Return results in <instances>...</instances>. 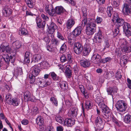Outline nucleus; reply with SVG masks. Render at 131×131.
Here are the masks:
<instances>
[{
  "instance_id": "nucleus-1",
  "label": "nucleus",
  "mask_w": 131,
  "mask_h": 131,
  "mask_svg": "<svg viewBox=\"0 0 131 131\" xmlns=\"http://www.w3.org/2000/svg\"><path fill=\"white\" fill-rule=\"evenodd\" d=\"M15 56L14 55H8V54H4L0 58V67L4 65V62L8 65L10 62L13 63L15 61Z\"/></svg>"
},
{
  "instance_id": "nucleus-2",
  "label": "nucleus",
  "mask_w": 131,
  "mask_h": 131,
  "mask_svg": "<svg viewBox=\"0 0 131 131\" xmlns=\"http://www.w3.org/2000/svg\"><path fill=\"white\" fill-rule=\"evenodd\" d=\"M118 44L121 47L122 52L128 53L131 51V47L128 45V43L125 39H120Z\"/></svg>"
},
{
  "instance_id": "nucleus-3",
  "label": "nucleus",
  "mask_w": 131,
  "mask_h": 131,
  "mask_svg": "<svg viewBox=\"0 0 131 131\" xmlns=\"http://www.w3.org/2000/svg\"><path fill=\"white\" fill-rule=\"evenodd\" d=\"M94 20H91L87 25L86 30V34L89 35H93L95 31L96 25Z\"/></svg>"
},
{
  "instance_id": "nucleus-4",
  "label": "nucleus",
  "mask_w": 131,
  "mask_h": 131,
  "mask_svg": "<svg viewBox=\"0 0 131 131\" xmlns=\"http://www.w3.org/2000/svg\"><path fill=\"white\" fill-rule=\"evenodd\" d=\"M115 106L118 111L122 112L125 111L127 107L126 104L123 100L118 101Z\"/></svg>"
},
{
  "instance_id": "nucleus-5",
  "label": "nucleus",
  "mask_w": 131,
  "mask_h": 131,
  "mask_svg": "<svg viewBox=\"0 0 131 131\" xmlns=\"http://www.w3.org/2000/svg\"><path fill=\"white\" fill-rule=\"evenodd\" d=\"M126 2L124 5L122 12L124 15H128L130 14H131V9L130 7L131 6L127 2L131 4V0H126Z\"/></svg>"
},
{
  "instance_id": "nucleus-6",
  "label": "nucleus",
  "mask_w": 131,
  "mask_h": 131,
  "mask_svg": "<svg viewBox=\"0 0 131 131\" xmlns=\"http://www.w3.org/2000/svg\"><path fill=\"white\" fill-rule=\"evenodd\" d=\"M61 61L62 63L67 62L68 63H71L72 61V57L71 55L69 54H68L67 56L62 54L60 58Z\"/></svg>"
},
{
  "instance_id": "nucleus-7",
  "label": "nucleus",
  "mask_w": 131,
  "mask_h": 131,
  "mask_svg": "<svg viewBox=\"0 0 131 131\" xmlns=\"http://www.w3.org/2000/svg\"><path fill=\"white\" fill-rule=\"evenodd\" d=\"M83 47L82 44L79 42L75 43L74 45L73 50L74 52L77 54H79L82 52Z\"/></svg>"
},
{
  "instance_id": "nucleus-8",
  "label": "nucleus",
  "mask_w": 131,
  "mask_h": 131,
  "mask_svg": "<svg viewBox=\"0 0 131 131\" xmlns=\"http://www.w3.org/2000/svg\"><path fill=\"white\" fill-rule=\"evenodd\" d=\"M104 38L101 31H99L95 34L94 37V41L96 43H100L102 41Z\"/></svg>"
},
{
  "instance_id": "nucleus-9",
  "label": "nucleus",
  "mask_w": 131,
  "mask_h": 131,
  "mask_svg": "<svg viewBox=\"0 0 131 131\" xmlns=\"http://www.w3.org/2000/svg\"><path fill=\"white\" fill-rule=\"evenodd\" d=\"M57 28L56 25L54 23L51 22L49 26H48L47 31L48 33L52 34Z\"/></svg>"
},
{
  "instance_id": "nucleus-10",
  "label": "nucleus",
  "mask_w": 131,
  "mask_h": 131,
  "mask_svg": "<svg viewBox=\"0 0 131 131\" xmlns=\"http://www.w3.org/2000/svg\"><path fill=\"white\" fill-rule=\"evenodd\" d=\"M101 56L98 54H94L91 58L92 62L94 63L97 64L101 63Z\"/></svg>"
},
{
  "instance_id": "nucleus-11",
  "label": "nucleus",
  "mask_w": 131,
  "mask_h": 131,
  "mask_svg": "<svg viewBox=\"0 0 131 131\" xmlns=\"http://www.w3.org/2000/svg\"><path fill=\"white\" fill-rule=\"evenodd\" d=\"M45 9L46 12L50 16H53L55 14L54 10L51 5H46Z\"/></svg>"
},
{
  "instance_id": "nucleus-12",
  "label": "nucleus",
  "mask_w": 131,
  "mask_h": 131,
  "mask_svg": "<svg viewBox=\"0 0 131 131\" xmlns=\"http://www.w3.org/2000/svg\"><path fill=\"white\" fill-rule=\"evenodd\" d=\"M78 109L75 107H72L69 111L68 115L69 116L73 118L76 117L77 115Z\"/></svg>"
},
{
  "instance_id": "nucleus-13",
  "label": "nucleus",
  "mask_w": 131,
  "mask_h": 131,
  "mask_svg": "<svg viewBox=\"0 0 131 131\" xmlns=\"http://www.w3.org/2000/svg\"><path fill=\"white\" fill-rule=\"evenodd\" d=\"M91 46L90 44L85 43L83 46V53L84 56L88 55L91 51Z\"/></svg>"
},
{
  "instance_id": "nucleus-14",
  "label": "nucleus",
  "mask_w": 131,
  "mask_h": 131,
  "mask_svg": "<svg viewBox=\"0 0 131 131\" xmlns=\"http://www.w3.org/2000/svg\"><path fill=\"white\" fill-rule=\"evenodd\" d=\"M2 12L3 15L6 17L9 16L12 13L11 9L7 6H5L4 7Z\"/></svg>"
},
{
  "instance_id": "nucleus-15",
  "label": "nucleus",
  "mask_w": 131,
  "mask_h": 131,
  "mask_svg": "<svg viewBox=\"0 0 131 131\" xmlns=\"http://www.w3.org/2000/svg\"><path fill=\"white\" fill-rule=\"evenodd\" d=\"M31 71V73L30 74L36 77L39 74L40 71V68L37 66H35L32 68Z\"/></svg>"
},
{
  "instance_id": "nucleus-16",
  "label": "nucleus",
  "mask_w": 131,
  "mask_h": 131,
  "mask_svg": "<svg viewBox=\"0 0 131 131\" xmlns=\"http://www.w3.org/2000/svg\"><path fill=\"white\" fill-rule=\"evenodd\" d=\"M123 29L126 35L129 36L131 35V28L129 24L125 23L124 26H123Z\"/></svg>"
},
{
  "instance_id": "nucleus-17",
  "label": "nucleus",
  "mask_w": 131,
  "mask_h": 131,
  "mask_svg": "<svg viewBox=\"0 0 131 131\" xmlns=\"http://www.w3.org/2000/svg\"><path fill=\"white\" fill-rule=\"evenodd\" d=\"M54 12L55 13H56L58 15H59L64 13L65 14L67 13L65 9L61 6L56 7L55 8Z\"/></svg>"
},
{
  "instance_id": "nucleus-18",
  "label": "nucleus",
  "mask_w": 131,
  "mask_h": 131,
  "mask_svg": "<svg viewBox=\"0 0 131 131\" xmlns=\"http://www.w3.org/2000/svg\"><path fill=\"white\" fill-rule=\"evenodd\" d=\"M82 29V27L80 26L75 28L72 32L74 37H76L79 36L81 34Z\"/></svg>"
},
{
  "instance_id": "nucleus-19",
  "label": "nucleus",
  "mask_w": 131,
  "mask_h": 131,
  "mask_svg": "<svg viewBox=\"0 0 131 131\" xmlns=\"http://www.w3.org/2000/svg\"><path fill=\"white\" fill-rule=\"evenodd\" d=\"M117 89L116 86H114L113 87H109L107 89L108 94L111 95L112 97H113L115 93L117 92Z\"/></svg>"
},
{
  "instance_id": "nucleus-20",
  "label": "nucleus",
  "mask_w": 131,
  "mask_h": 131,
  "mask_svg": "<svg viewBox=\"0 0 131 131\" xmlns=\"http://www.w3.org/2000/svg\"><path fill=\"white\" fill-rule=\"evenodd\" d=\"M64 123L67 126L71 127L74 123V121L72 118H66L65 119Z\"/></svg>"
},
{
  "instance_id": "nucleus-21",
  "label": "nucleus",
  "mask_w": 131,
  "mask_h": 131,
  "mask_svg": "<svg viewBox=\"0 0 131 131\" xmlns=\"http://www.w3.org/2000/svg\"><path fill=\"white\" fill-rule=\"evenodd\" d=\"M95 124L96 127L100 126L102 127L104 126L103 120L100 116L97 117L95 121Z\"/></svg>"
},
{
  "instance_id": "nucleus-22",
  "label": "nucleus",
  "mask_w": 131,
  "mask_h": 131,
  "mask_svg": "<svg viewBox=\"0 0 131 131\" xmlns=\"http://www.w3.org/2000/svg\"><path fill=\"white\" fill-rule=\"evenodd\" d=\"M0 48H1L0 51H2V52H4L6 51L9 53H11V49L9 45L5 46L3 45H2L0 47Z\"/></svg>"
},
{
  "instance_id": "nucleus-23",
  "label": "nucleus",
  "mask_w": 131,
  "mask_h": 131,
  "mask_svg": "<svg viewBox=\"0 0 131 131\" xmlns=\"http://www.w3.org/2000/svg\"><path fill=\"white\" fill-rule=\"evenodd\" d=\"M75 24L74 19H70L68 20L66 23V27L68 29H70Z\"/></svg>"
},
{
  "instance_id": "nucleus-24",
  "label": "nucleus",
  "mask_w": 131,
  "mask_h": 131,
  "mask_svg": "<svg viewBox=\"0 0 131 131\" xmlns=\"http://www.w3.org/2000/svg\"><path fill=\"white\" fill-rule=\"evenodd\" d=\"M24 95L25 99L27 101H33L32 98L33 96L29 91H26Z\"/></svg>"
},
{
  "instance_id": "nucleus-25",
  "label": "nucleus",
  "mask_w": 131,
  "mask_h": 131,
  "mask_svg": "<svg viewBox=\"0 0 131 131\" xmlns=\"http://www.w3.org/2000/svg\"><path fill=\"white\" fill-rule=\"evenodd\" d=\"M59 85L62 90L66 92L68 88L67 84L65 81H61L60 82Z\"/></svg>"
},
{
  "instance_id": "nucleus-26",
  "label": "nucleus",
  "mask_w": 131,
  "mask_h": 131,
  "mask_svg": "<svg viewBox=\"0 0 131 131\" xmlns=\"http://www.w3.org/2000/svg\"><path fill=\"white\" fill-rule=\"evenodd\" d=\"M80 62L81 65L84 68H86L89 67L90 64L89 61L86 59L81 60Z\"/></svg>"
},
{
  "instance_id": "nucleus-27",
  "label": "nucleus",
  "mask_w": 131,
  "mask_h": 131,
  "mask_svg": "<svg viewBox=\"0 0 131 131\" xmlns=\"http://www.w3.org/2000/svg\"><path fill=\"white\" fill-rule=\"evenodd\" d=\"M22 73V69L20 68H17L14 70L13 74L15 77H17L19 75H21Z\"/></svg>"
},
{
  "instance_id": "nucleus-28",
  "label": "nucleus",
  "mask_w": 131,
  "mask_h": 131,
  "mask_svg": "<svg viewBox=\"0 0 131 131\" xmlns=\"http://www.w3.org/2000/svg\"><path fill=\"white\" fill-rule=\"evenodd\" d=\"M116 25L117 27L122 26L124 25V26L125 23H127L125 22L124 20L121 18H119L116 20Z\"/></svg>"
},
{
  "instance_id": "nucleus-29",
  "label": "nucleus",
  "mask_w": 131,
  "mask_h": 131,
  "mask_svg": "<svg viewBox=\"0 0 131 131\" xmlns=\"http://www.w3.org/2000/svg\"><path fill=\"white\" fill-rule=\"evenodd\" d=\"M12 46L14 49H17L20 48L21 44L19 41L17 40L13 43Z\"/></svg>"
},
{
  "instance_id": "nucleus-30",
  "label": "nucleus",
  "mask_w": 131,
  "mask_h": 131,
  "mask_svg": "<svg viewBox=\"0 0 131 131\" xmlns=\"http://www.w3.org/2000/svg\"><path fill=\"white\" fill-rule=\"evenodd\" d=\"M124 122L127 124L131 123V116L129 114L126 115L124 117Z\"/></svg>"
},
{
  "instance_id": "nucleus-31",
  "label": "nucleus",
  "mask_w": 131,
  "mask_h": 131,
  "mask_svg": "<svg viewBox=\"0 0 131 131\" xmlns=\"http://www.w3.org/2000/svg\"><path fill=\"white\" fill-rule=\"evenodd\" d=\"M30 53L29 52L26 51L25 53L24 62L25 63H29L30 62L29 56Z\"/></svg>"
},
{
  "instance_id": "nucleus-32",
  "label": "nucleus",
  "mask_w": 131,
  "mask_h": 131,
  "mask_svg": "<svg viewBox=\"0 0 131 131\" xmlns=\"http://www.w3.org/2000/svg\"><path fill=\"white\" fill-rule=\"evenodd\" d=\"M92 107L91 102L90 101H86L85 104V110H88L91 109Z\"/></svg>"
},
{
  "instance_id": "nucleus-33",
  "label": "nucleus",
  "mask_w": 131,
  "mask_h": 131,
  "mask_svg": "<svg viewBox=\"0 0 131 131\" xmlns=\"http://www.w3.org/2000/svg\"><path fill=\"white\" fill-rule=\"evenodd\" d=\"M41 58V57L40 54H35L33 56V59L35 62H37L40 60Z\"/></svg>"
},
{
  "instance_id": "nucleus-34",
  "label": "nucleus",
  "mask_w": 131,
  "mask_h": 131,
  "mask_svg": "<svg viewBox=\"0 0 131 131\" xmlns=\"http://www.w3.org/2000/svg\"><path fill=\"white\" fill-rule=\"evenodd\" d=\"M12 102V104H11L15 106H17L20 103L19 100L18 98H14L13 99Z\"/></svg>"
},
{
  "instance_id": "nucleus-35",
  "label": "nucleus",
  "mask_w": 131,
  "mask_h": 131,
  "mask_svg": "<svg viewBox=\"0 0 131 131\" xmlns=\"http://www.w3.org/2000/svg\"><path fill=\"white\" fill-rule=\"evenodd\" d=\"M65 73L66 76L70 78L71 77L72 75V71L68 68H67L65 72Z\"/></svg>"
},
{
  "instance_id": "nucleus-36",
  "label": "nucleus",
  "mask_w": 131,
  "mask_h": 131,
  "mask_svg": "<svg viewBox=\"0 0 131 131\" xmlns=\"http://www.w3.org/2000/svg\"><path fill=\"white\" fill-rule=\"evenodd\" d=\"M19 34L20 35H25L27 34L28 32L24 28H22L19 30Z\"/></svg>"
},
{
  "instance_id": "nucleus-37",
  "label": "nucleus",
  "mask_w": 131,
  "mask_h": 131,
  "mask_svg": "<svg viewBox=\"0 0 131 131\" xmlns=\"http://www.w3.org/2000/svg\"><path fill=\"white\" fill-rule=\"evenodd\" d=\"M83 19L82 21V27H83L85 25H87L88 23L91 20H93V19H87V18L86 17H83Z\"/></svg>"
},
{
  "instance_id": "nucleus-38",
  "label": "nucleus",
  "mask_w": 131,
  "mask_h": 131,
  "mask_svg": "<svg viewBox=\"0 0 131 131\" xmlns=\"http://www.w3.org/2000/svg\"><path fill=\"white\" fill-rule=\"evenodd\" d=\"M36 121L39 125H42L43 124V118L41 116H39L36 118Z\"/></svg>"
},
{
  "instance_id": "nucleus-39",
  "label": "nucleus",
  "mask_w": 131,
  "mask_h": 131,
  "mask_svg": "<svg viewBox=\"0 0 131 131\" xmlns=\"http://www.w3.org/2000/svg\"><path fill=\"white\" fill-rule=\"evenodd\" d=\"M35 77L31 74H29L28 78L29 80H30V83L32 84L34 83L35 81Z\"/></svg>"
},
{
  "instance_id": "nucleus-40",
  "label": "nucleus",
  "mask_w": 131,
  "mask_h": 131,
  "mask_svg": "<svg viewBox=\"0 0 131 131\" xmlns=\"http://www.w3.org/2000/svg\"><path fill=\"white\" fill-rule=\"evenodd\" d=\"M67 49V46L65 43H64L61 46L60 50V51L61 53H63L66 51Z\"/></svg>"
},
{
  "instance_id": "nucleus-41",
  "label": "nucleus",
  "mask_w": 131,
  "mask_h": 131,
  "mask_svg": "<svg viewBox=\"0 0 131 131\" xmlns=\"http://www.w3.org/2000/svg\"><path fill=\"white\" fill-rule=\"evenodd\" d=\"M50 100L55 106H57L58 101L56 98L53 97H52L50 98Z\"/></svg>"
},
{
  "instance_id": "nucleus-42",
  "label": "nucleus",
  "mask_w": 131,
  "mask_h": 131,
  "mask_svg": "<svg viewBox=\"0 0 131 131\" xmlns=\"http://www.w3.org/2000/svg\"><path fill=\"white\" fill-rule=\"evenodd\" d=\"M56 121L62 124L63 123H64V122H63V121H64L62 117L60 116H56Z\"/></svg>"
},
{
  "instance_id": "nucleus-43",
  "label": "nucleus",
  "mask_w": 131,
  "mask_h": 131,
  "mask_svg": "<svg viewBox=\"0 0 131 131\" xmlns=\"http://www.w3.org/2000/svg\"><path fill=\"white\" fill-rule=\"evenodd\" d=\"M112 3L113 6L114 7H118L119 4L121 0H113Z\"/></svg>"
},
{
  "instance_id": "nucleus-44",
  "label": "nucleus",
  "mask_w": 131,
  "mask_h": 131,
  "mask_svg": "<svg viewBox=\"0 0 131 131\" xmlns=\"http://www.w3.org/2000/svg\"><path fill=\"white\" fill-rule=\"evenodd\" d=\"M51 74V75L52 79L54 80H58L59 77L57 76L54 72H52L50 73Z\"/></svg>"
},
{
  "instance_id": "nucleus-45",
  "label": "nucleus",
  "mask_w": 131,
  "mask_h": 131,
  "mask_svg": "<svg viewBox=\"0 0 131 131\" xmlns=\"http://www.w3.org/2000/svg\"><path fill=\"white\" fill-rule=\"evenodd\" d=\"M113 11V8L111 6L108 7L107 8V13L109 17H111L112 16V12Z\"/></svg>"
},
{
  "instance_id": "nucleus-46",
  "label": "nucleus",
  "mask_w": 131,
  "mask_h": 131,
  "mask_svg": "<svg viewBox=\"0 0 131 131\" xmlns=\"http://www.w3.org/2000/svg\"><path fill=\"white\" fill-rule=\"evenodd\" d=\"M112 59L110 57H106L105 58L101 59V63H105L110 61Z\"/></svg>"
},
{
  "instance_id": "nucleus-47",
  "label": "nucleus",
  "mask_w": 131,
  "mask_h": 131,
  "mask_svg": "<svg viewBox=\"0 0 131 131\" xmlns=\"http://www.w3.org/2000/svg\"><path fill=\"white\" fill-rule=\"evenodd\" d=\"M52 44L55 45L56 46H58L60 43V41L57 39L52 38L51 40Z\"/></svg>"
},
{
  "instance_id": "nucleus-48",
  "label": "nucleus",
  "mask_w": 131,
  "mask_h": 131,
  "mask_svg": "<svg viewBox=\"0 0 131 131\" xmlns=\"http://www.w3.org/2000/svg\"><path fill=\"white\" fill-rule=\"evenodd\" d=\"M102 111L104 114L107 113L108 114L110 112V110L107 106L105 108L102 109Z\"/></svg>"
},
{
  "instance_id": "nucleus-49",
  "label": "nucleus",
  "mask_w": 131,
  "mask_h": 131,
  "mask_svg": "<svg viewBox=\"0 0 131 131\" xmlns=\"http://www.w3.org/2000/svg\"><path fill=\"white\" fill-rule=\"evenodd\" d=\"M57 37L62 40H64L65 39V38L61 34L59 31L57 32Z\"/></svg>"
},
{
  "instance_id": "nucleus-50",
  "label": "nucleus",
  "mask_w": 131,
  "mask_h": 131,
  "mask_svg": "<svg viewBox=\"0 0 131 131\" xmlns=\"http://www.w3.org/2000/svg\"><path fill=\"white\" fill-rule=\"evenodd\" d=\"M43 40L47 44H48L50 42V38L49 37L48 35H47L43 37Z\"/></svg>"
},
{
  "instance_id": "nucleus-51",
  "label": "nucleus",
  "mask_w": 131,
  "mask_h": 131,
  "mask_svg": "<svg viewBox=\"0 0 131 131\" xmlns=\"http://www.w3.org/2000/svg\"><path fill=\"white\" fill-rule=\"evenodd\" d=\"M36 21L37 26L39 28H40L41 27L42 22L41 19L40 18H37L36 19Z\"/></svg>"
},
{
  "instance_id": "nucleus-52",
  "label": "nucleus",
  "mask_w": 131,
  "mask_h": 131,
  "mask_svg": "<svg viewBox=\"0 0 131 131\" xmlns=\"http://www.w3.org/2000/svg\"><path fill=\"white\" fill-rule=\"evenodd\" d=\"M81 92L84 95L85 97L87 98L88 97V96H87V91L85 90V89L84 88H82V89L80 90Z\"/></svg>"
},
{
  "instance_id": "nucleus-53",
  "label": "nucleus",
  "mask_w": 131,
  "mask_h": 131,
  "mask_svg": "<svg viewBox=\"0 0 131 131\" xmlns=\"http://www.w3.org/2000/svg\"><path fill=\"white\" fill-rule=\"evenodd\" d=\"M34 2L32 0L30 1L29 2L26 3L28 7L30 8H32L34 7Z\"/></svg>"
},
{
  "instance_id": "nucleus-54",
  "label": "nucleus",
  "mask_w": 131,
  "mask_h": 131,
  "mask_svg": "<svg viewBox=\"0 0 131 131\" xmlns=\"http://www.w3.org/2000/svg\"><path fill=\"white\" fill-rule=\"evenodd\" d=\"M41 16L44 21H48L49 19V17L46 15L42 14L41 15Z\"/></svg>"
},
{
  "instance_id": "nucleus-55",
  "label": "nucleus",
  "mask_w": 131,
  "mask_h": 131,
  "mask_svg": "<svg viewBox=\"0 0 131 131\" xmlns=\"http://www.w3.org/2000/svg\"><path fill=\"white\" fill-rule=\"evenodd\" d=\"M104 42L105 45V47L104 48V49H106V48H108L110 46V45L108 42V40L107 39H105L104 41Z\"/></svg>"
},
{
  "instance_id": "nucleus-56",
  "label": "nucleus",
  "mask_w": 131,
  "mask_h": 131,
  "mask_svg": "<svg viewBox=\"0 0 131 131\" xmlns=\"http://www.w3.org/2000/svg\"><path fill=\"white\" fill-rule=\"evenodd\" d=\"M86 88L89 90H92L93 89L92 85L91 83H89L87 84Z\"/></svg>"
},
{
  "instance_id": "nucleus-57",
  "label": "nucleus",
  "mask_w": 131,
  "mask_h": 131,
  "mask_svg": "<svg viewBox=\"0 0 131 131\" xmlns=\"http://www.w3.org/2000/svg\"><path fill=\"white\" fill-rule=\"evenodd\" d=\"M82 11L83 13V17H86L87 15V10L85 8H83L82 9Z\"/></svg>"
},
{
  "instance_id": "nucleus-58",
  "label": "nucleus",
  "mask_w": 131,
  "mask_h": 131,
  "mask_svg": "<svg viewBox=\"0 0 131 131\" xmlns=\"http://www.w3.org/2000/svg\"><path fill=\"white\" fill-rule=\"evenodd\" d=\"M111 113L110 112L108 114H104V115L103 116V117L105 118H107L108 119H110L111 117Z\"/></svg>"
},
{
  "instance_id": "nucleus-59",
  "label": "nucleus",
  "mask_w": 131,
  "mask_h": 131,
  "mask_svg": "<svg viewBox=\"0 0 131 131\" xmlns=\"http://www.w3.org/2000/svg\"><path fill=\"white\" fill-rule=\"evenodd\" d=\"M32 111L33 112V114L36 115L38 112V108L36 107H34L32 110Z\"/></svg>"
},
{
  "instance_id": "nucleus-60",
  "label": "nucleus",
  "mask_w": 131,
  "mask_h": 131,
  "mask_svg": "<svg viewBox=\"0 0 131 131\" xmlns=\"http://www.w3.org/2000/svg\"><path fill=\"white\" fill-rule=\"evenodd\" d=\"M95 21L97 24H100L102 21V19L101 18L97 17Z\"/></svg>"
},
{
  "instance_id": "nucleus-61",
  "label": "nucleus",
  "mask_w": 131,
  "mask_h": 131,
  "mask_svg": "<svg viewBox=\"0 0 131 131\" xmlns=\"http://www.w3.org/2000/svg\"><path fill=\"white\" fill-rule=\"evenodd\" d=\"M103 101V99L98 97L96 98V102L98 104Z\"/></svg>"
},
{
  "instance_id": "nucleus-62",
  "label": "nucleus",
  "mask_w": 131,
  "mask_h": 131,
  "mask_svg": "<svg viewBox=\"0 0 131 131\" xmlns=\"http://www.w3.org/2000/svg\"><path fill=\"white\" fill-rule=\"evenodd\" d=\"M98 105L99 106H100L101 108H102V109L105 108L107 107L103 101L100 103Z\"/></svg>"
},
{
  "instance_id": "nucleus-63",
  "label": "nucleus",
  "mask_w": 131,
  "mask_h": 131,
  "mask_svg": "<svg viewBox=\"0 0 131 131\" xmlns=\"http://www.w3.org/2000/svg\"><path fill=\"white\" fill-rule=\"evenodd\" d=\"M115 77L117 78V79H121L122 77V75L120 72H117L116 74Z\"/></svg>"
},
{
  "instance_id": "nucleus-64",
  "label": "nucleus",
  "mask_w": 131,
  "mask_h": 131,
  "mask_svg": "<svg viewBox=\"0 0 131 131\" xmlns=\"http://www.w3.org/2000/svg\"><path fill=\"white\" fill-rule=\"evenodd\" d=\"M127 81L128 84H127L128 87L131 89V80L129 78L127 79Z\"/></svg>"
}]
</instances>
